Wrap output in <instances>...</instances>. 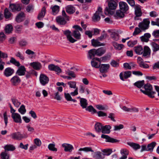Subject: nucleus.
Segmentation results:
<instances>
[{
	"instance_id": "obj_1",
	"label": "nucleus",
	"mask_w": 159,
	"mask_h": 159,
	"mask_svg": "<svg viewBox=\"0 0 159 159\" xmlns=\"http://www.w3.org/2000/svg\"><path fill=\"white\" fill-rule=\"evenodd\" d=\"M118 4V1L117 0H108V6L107 7L105 10L104 13L106 14H112L111 10H114L116 9Z\"/></svg>"
},
{
	"instance_id": "obj_2",
	"label": "nucleus",
	"mask_w": 159,
	"mask_h": 159,
	"mask_svg": "<svg viewBox=\"0 0 159 159\" xmlns=\"http://www.w3.org/2000/svg\"><path fill=\"white\" fill-rule=\"evenodd\" d=\"M145 90L140 89V90L143 93L148 95L151 98H154V96L153 95L155 93V92L152 91V87L151 85L149 84H147L144 85Z\"/></svg>"
},
{
	"instance_id": "obj_3",
	"label": "nucleus",
	"mask_w": 159,
	"mask_h": 159,
	"mask_svg": "<svg viewBox=\"0 0 159 159\" xmlns=\"http://www.w3.org/2000/svg\"><path fill=\"white\" fill-rule=\"evenodd\" d=\"M72 27L75 29V30L73 31V36L77 39H80L81 35L78 30L83 32V29L78 25H74Z\"/></svg>"
},
{
	"instance_id": "obj_4",
	"label": "nucleus",
	"mask_w": 159,
	"mask_h": 159,
	"mask_svg": "<svg viewBox=\"0 0 159 159\" xmlns=\"http://www.w3.org/2000/svg\"><path fill=\"white\" fill-rule=\"evenodd\" d=\"M150 22L148 19H144L142 22L139 23L138 26L141 30H145L148 28Z\"/></svg>"
},
{
	"instance_id": "obj_5",
	"label": "nucleus",
	"mask_w": 159,
	"mask_h": 159,
	"mask_svg": "<svg viewBox=\"0 0 159 159\" xmlns=\"http://www.w3.org/2000/svg\"><path fill=\"white\" fill-rule=\"evenodd\" d=\"M10 136L13 139L18 140H21L27 137L25 134H21L20 132L13 133L10 134Z\"/></svg>"
},
{
	"instance_id": "obj_6",
	"label": "nucleus",
	"mask_w": 159,
	"mask_h": 159,
	"mask_svg": "<svg viewBox=\"0 0 159 159\" xmlns=\"http://www.w3.org/2000/svg\"><path fill=\"white\" fill-rule=\"evenodd\" d=\"M102 8L99 7H98L97 10L94 14L92 17L93 20L94 22H97L99 21L100 19V15L102 14Z\"/></svg>"
},
{
	"instance_id": "obj_7",
	"label": "nucleus",
	"mask_w": 159,
	"mask_h": 159,
	"mask_svg": "<svg viewBox=\"0 0 159 159\" xmlns=\"http://www.w3.org/2000/svg\"><path fill=\"white\" fill-rule=\"evenodd\" d=\"M64 34L66 36L68 41L70 42L73 43L77 41V40L73 38L71 35V32L69 30L63 31Z\"/></svg>"
},
{
	"instance_id": "obj_8",
	"label": "nucleus",
	"mask_w": 159,
	"mask_h": 159,
	"mask_svg": "<svg viewBox=\"0 0 159 159\" xmlns=\"http://www.w3.org/2000/svg\"><path fill=\"white\" fill-rule=\"evenodd\" d=\"M151 52L150 48L148 46H145L143 48V56L145 58H149L150 56Z\"/></svg>"
},
{
	"instance_id": "obj_9",
	"label": "nucleus",
	"mask_w": 159,
	"mask_h": 159,
	"mask_svg": "<svg viewBox=\"0 0 159 159\" xmlns=\"http://www.w3.org/2000/svg\"><path fill=\"white\" fill-rule=\"evenodd\" d=\"M48 69L51 71H54L57 73L59 74L61 72V69L57 65H55L53 64H52L48 66Z\"/></svg>"
},
{
	"instance_id": "obj_10",
	"label": "nucleus",
	"mask_w": 159,
	"mask_h": 159,
	"mask_svg": "<svg viewBox=\"0 0 159 159\" xmlns=\"http://www.w3.org/2000/svg\"><path fill=\"white\" fill-rule=\"evenodd\" d=\"M92 66L95 68H99L100 64V60L98 58H93L91 61Z\"/></svg>"
},
{
	"instance_id": "obj_11",
	"label": "nucleus",
	"mask_w": 159,
	"mask_h": 159,
	"mask_svg": "<svg viewBox=\"0 0 159 159\" xmlns=\"http://www.w3.org/2000/svg\"><path fill=\"white\" fill-rule=\"evenodd\" d=\"M11 116L14 122L16 123H21L22 120L20 115L18 113H15L11 115Z\"/></svg>"
},
{
	"instance_id": "obj_12",
	"label": "nucleus",
	"mask_w": 159,
	"mask_h": 159,
	"mask_svg": "<svg viewBox=\"0 0 159 159\" xmlns=\"http://www.w3.org/2000/svg\"><path fill=\"white\" fill-rule=\"evenodd\" d=\"M39 80L41 84L44 85L48 83L49 79L45 75L41 74L40 76Z\"/></svg>"
},
{
	"instance_id": "obj_13",
	"label": "nucleus",
	"mask_w": 159,
	"mask_h": 159,
	"mask_svg": "<svg viewBox=\"0 0 159 159\" xmlns=\"http://www.w3.org/2000/svg\"><path fill=\"white\" fill-rule=\"evenodd\" d=\"M131 72L130 71H128L124 72V74L121 72L120 74V79L122 81H124V78L126 79L130 77Z\"/></svg>"
},
{
	"instance_id": "obj_14",
	"label": "nucleus",
	"mask_w": 159,
	"mask_h": 159,
	"mask_svg": "<svg viewBox=\"0 0 159 159\" xmlns=\"http://www.w3.org/2000/svg\"><path fill=\"white\" fill-rule=\"evenodd\" d=\"M110 66V65L109 64H101L99 67L100 72L102 73L107 72Z\"/></svg>"
},
{
	"instance_id": "obj_15",
	"label": "nucleus",
	"mask_w": 159,
	"mask_h": 159,
	"mask_svg": "<svg viewBox=\"0 0 159 159\" xmlns=\"http://www.w3.org/2000/svg\"><path fill=\"white\" fill-rule=\"evenodd\" d=\"M101 137L102 138L106 139V141L107 142L114 143L118 141V140L117 139L111 138L108 135L104 134H102L101 135Z\"/></svg>"
},
{
	"instance_id": "obj_16",
	"label": "nucleus",
	"mask_w": 159,
	"mask_h": 159,
	"mask_svg": "<svg viewBox=\"0 0 159 159\" xmlns=\"http://www.w3.org/2000/svg\"><path fill=\"white\" fill-rule=\"evenodd\" d=\"M120 9L124 12L126 11L129 9V7L127 4L124 2H120L119 3Z\"/></svg>"
},
{
	"instance_id": "obj_17",
	"label": "nucleus",
	"mask_w": 159,
	"mask_h": 159,
	"mask_svg": "<svg viewBox=\"0 0 159 159\" xmlns=\"http://www.w3.org/2000/svg\"><path fill=\"white\" fill-rule=\"evenodd\" d=\"M93 158L97 159H103L104 158V156L100 151H97L92 154Z\"/></svg>"
},
{
	"instance_id": "obj_18",
	"label": "nucleus",
	"mask_w": 159,
	"mask_h": 159,
	"mask_svg": "<svg viewBox=\"0 0 159 159\" xmlns=\"http://www.w3.org/2000/svg\"><path fill=\"white\" fill-rule=\"evenodd\" d=\"M10 81L13 85H16L20 82V79L18 76L16 75L11 79Z\"/></svg>"
},
{
	"instance_id": "obj_19",
	"label": "nucleus",
	"mask_w": 159,
	"mask_h": 159,
	"mask_svg": "<svg viewBox=\"0 0 159 159\" xmlns=\"http://www.w3.org/2000/svg\"><path fill=\"white\" fill-rule=\"evenodd\" d=\"M14 73V70L10 67H7L5 69L4 75L6 77L11 75Z\"/></svg>"
},
{
	"instance_id": "obj_20",
	"label": "nucleus",
	"mask_w": 159,
	"mask_h": 159,
	"mask_svg": "<svg viewBox=\"0 0 159 159\" xmlns=\"http://www.w3.org/2000/svg\"><path fill=\"white\" fill-rule=\"evenodd\" d=\"M26 71L25 68L24 66H20L17 70L16 74L19 76L24 75H25Z\"/></svg>"
},
{
	"instance_id": "obj_21",
	"label": "nucleus",
	"mask_w": 159,
	"mask_h": 159,
	"mask_svg": "<svg viewBox=\"0 0 159 159\" xmlns=\"http://www.w3.org/2000/svg\"><path fill=\"white\" fill-rule=\"evenodd\" d=\"M66 12L69 14H72L75 12V8L72 5H69L66 7Z\"/></svg>"
},
{
	"instance_id": "obj_22",
	"label": "nucleus",
	"mask_w": 159,
	"mask_h": 159,
	"mask_svg": "<svg viewBox=\"0 0 159 159\" xmlns=\"http://www.w3.org/2000/svg\"><path fill=\"white\" fill-rule=\"evenodd\" d=\"M120 154L122 156L119 159H126L127 158V156L129 154V151L126 149H122L120 151Z\"/></svg>"
},
{
	"instance_id": "obj_23",
	"label": "nucleus",
	"mask_w": 159,
	"mask_h": 159,
	"mask_svg": "<svg viewBox=\"0 0 159 159\" xmlns=\"http://www.w3.org/2000/svg\"><path fill=\"white\" fill-rule=\"evenodd\" d=\"M65 18L61 16H59L56 18V20L57 23L60 25H65L66 23Z\"/></svg>"
},
{
	"instance_id": "obj_24",
	"label": "nucleus",
	"mask_w": 159,
	"mask_h": 159,
	"mask_svg": "<svg viewBox=\"0 0 159 159\" xmlns=\"http://www.w3.org/2000/svg\"><path fill=\"white\" fill-rule=\"evenodd\" d=\"M30 65L35 70H40L41 67V65L39 62H34L31 63Z\"/></svg>"
},
{
	"instance_id": "obj_25",
	"label": "nucleus",
	"mask_w": 159,
	"mask_h": 159,
	"mask_svg": "<svg viewBox=\"0 0 159 159\" xmlns=\"http://www.w3.org/2000/svg\"><path fill=\"white\" fill-rule=\"evenodd\" d=\"M134 49L135 52L138 55H141L143 52V48L141 46H135Z\"/></svg>"
},
{
	"instance_id": "obj_26",
	"label": "nucleus",
	"mask_w": 159,
	"mask_h": 159,
	"mask_svg": "<svg viewBox=\"0 0 159 159\" xmlns=\"http://www.w3.org/2000/svg\"><path fill=\"white\" fill-rule=\"evenodd\" d=\"M62 146L64 148V151L66 152H71L74 148L73 146L70 144L64 143Z\"/></svg>"
},
{
	"instance_id": "obj_27",
	"label": "nucleus",
	"mask_w": 159,
	"mask_h": 159,
	"mask_svg": "<svg viewBox=\"0 0 159 159\" xmlns=\"http://www.w3.org/2000/svg\"><path fill=\"white\" fill-rule=\"evenodd\" d=\"M127 144L135 150H136L138 149H139L141 147L140 145L137 143L131 142H128L127 143Z\"/></svg>"
},
{
	"instance_id": "obj_28",
	"label": "nucleus",
	"mask_w": 159,
	"mask_h": 159,
	"mask_svg": "<svg viewBox=\"0 0 159 159\" xmlns=\"http://www.w3.org/2000/svg\"><path fill=\"white\" fill-rule=\"evenodd\" d=\"M46 12V8L45 7H43L42 8L41 12L39 13L38 16L37 18L39 20H41L44 17Z\"/></svg>"
},
{
	"instance_id": "obj_29",
	"label": "nucleus",
	"mask_w": 159,
	"mask_h": 159,
	"mask_svg": "<svg viewBox=\"0 0 159 159\" xmlns=\"http://www.w3.org/2000/svg\"><path fill=\"white\" fill-rule=\"evenodd\" d=\"M97 55L96 49H93L89 50L88 52V57L89 59H92L94 57Z\"/></svg>"
},
{
	"instance_id": "obj_30",
	"label": "nucleus",
	"mask_w": 159,
	"mask_h": 159,
	"mask_svg": "<svg viewBox=\"0 0 159 159\" xmlns=\"http://www.w3.org/2000/svg\"><path fill=\"white\" fill-rule=\"evenodd\" d=\"M135 14L137 17L140 16L142 13L141 11L140 6L139 5H136L135 6Z\"/></svg>"
},
{
	"instance_id": "obj_31",
	"label": "nucleus",
	"mask_w": 159,
	"mask_h": 159,
	"mask_svg": "<svg viewBox=\"0 0 159 159\" xmlns=\"http://www.w3.org/2000/svg\"><path fill=\"white\" fill-rule=\"evenodd\" d=\"M25 15L23 12H20L16 17V20L18 22H20L23 21L25 19Z\"/></svg>"
},
{
	"instance_id": "obj_32",
	"label": "nucleus",
	"mask_w": 159,
	"mask_h": 159,
	"mask_svg": "<svg viewBox=\"0 0 159 159\" xmlns=\"http://www.w3.org/2000/svg\"><path fill=\"white\" fill-rule=\"evenodd\" d=\"M9 8L12 11H19L20 10V7L18 5L14 4H11L9 7Z\"/></svg>"
},
{
	"instance_id": "obj_33",
	"label": "nucleus",
	"mask_w": 159,
	"mask_h": 159,
	"mask_svg": "<svg viewBox=\"0 0 159 159\" xmlns=\"http://www.w3.org/2000/svg\"><path fill=\"white\" fill-rule=\"evenodd\" d=\"M111 128V127L109 125L103 126L101 132L103 134H109L110 132Z\"/></svg>"
},
{
	"instance_id": "obj_34",
	"label": "nucleus",
	"mask_w": 159,
	"mask_h": 159,
	"mask_svg": "<svg viewBox=\"0 0 159 159\" xmlns=\"http://www.w3.org/2000/svg\"><path fill=\"white\" fill-rule=\"evenodd\" d=\"M80 103L83 108H86L88 105L87 100L84 98H80Z\"/></svg>"
},
{
	"instance_id": "obj_35",
	"label": "nucleus",
	"mask_w": 159,
	"mask_h": 159,
	"mask_svg": "<svg viewBox=\"0 0 159 159\" xmlns=\"http://www.w3.org/2000/svg\"><path fill=\"white\" fill-rule=\"evenodd\" d=\"M13 27L10 24L7 25L5 27V30L6 34H9L11 33L13 30Z\"/></svg>"
},
{
	"instance_id": "obj_36",
	"label": "nucleus",
	"mask_w": 159,
	"mask_h": 159,
	"mask_svg": "<svg viewBox=\"0 0 159 159\" xmlns=\"http://www.w3.org/2000/svg\"><path fill=\"white\" fill-rule=\"evenodd\" d=\"M151 35L149 33L145 34L143 36L140 37L141 41L143 42H147L149 40V39Z\"/></svg>"
},
{
	"instance_id": "obj_37",
	"label": "nucleus",
	"mask_w": 159,
	"mask_h": 159,
	"mask_svg": "<svg viewBox=\"0 0 159 159\" xmlns=\"http://www.w3.org/2000/svg\"><path fill=\"white\" fill-rule=\"evenodd\" d=\"M91 43L92 45L94 47L104 45L103 43H101L100 42H99L98 39L95 40L94 39H93L91 40Z\"/></svg>"
},
{
	"instance_id": "obj_38",
	"label": "nucleus",
	"mask_w": 159,
	"mask_h": 159,
	"mask_svg": "<svg viewBox=\"0 0 159 159\" xmlns=\"http://www.w3.org/2000/svg\"><path fill=\"white\" fill-rule=\"evenodd\" d=\"M106 51V49L103 48H100L96 50L97 55L99 56H101L105 53Z\"/></svg>"
},
{
	"instance_id": "obj_39",
	"label": "nucleus",
	"mask_w": 159,
	"mask_h": 159,
	"mask_svg": "<svg viewBox=\"0 0 159 159\" xmlns=\"http://www.w3.org/2000/svg\"><path fill=\"white\" fill-rule=\"evenodd\" d=\"M114 48L117 50H120L124 48V45L122 44H118L116 42L112 43Z\"/></svg>"
},
{
	"instance_id": "obj_40",
	"label": "nucleus",
	"mask_w": 159,
	"mask_h": 159,
	"mask_svg": "<svg viewBox=\"0 0 159 159\" xmlns=\"http://www.w3.org/2000/svg\"><path fill=\"white\" fill-rule=\"evenodd\" d=\"M103 126L99 122H97L95 125V129L97 132H101Z\"/></svg>"
},
{
	"instance_id": "obj_41",
	"label": "nucleus",
	"mask_w": 159,
	"mask_h": 159,
	"mask_svg": "<svg viewBox=\"0 0 159 159\" xmlns=\"http://www.w3.org/2000/svg\"><path fill=\"white\" fill-rule=\"evenodd\" d=\"M152 50L154 54L155 52L159 50V45L155 42H152L151 43Z\"/></svg>"
},
{
	"instance_id": "obj_42",
	"label": "nucleus",
	"mask_w": 159,
	"mask_h": 159,
	"mask_svg": "<svg viewBox=\"0 0 159 159\" xmlns=\"http://www.w3.org/2000/svg\"><path fill=\"white\" fill-rule=\"evenodd\" d=\"M157 144L156 143L153 142L148 144L147 146L148 151L152 152L153 150Z\"/></svg>"
},
{
	"instance_id": "obj_43",
	"label": "nucleus",
	"mask_w": 159,
	"mask_h": 159,
	"mask_svg": "<svg viewBox=\"0 0 159 159\" xmlns=\"http://www.w3.org/2000/svg\"><path fill=\"white\" fill-rule=\"evenodd\" d=\"M80 151H83L85 152H94L93 150L92 149L91 147H86L83 148H80L79 149Z\"/></svg>"
},
{
	"instance_id": "obj_44",
	"label": "nucleus",
	"mask_w": 159,
	"mask_h": 159,
	"mask_svg": "<svg viewBox=\"0 0 159 159\" xmlns=\"http://www.w3.org/2000/svg\"><path fill=\"white\" fill-rule=\"evenodd\" d=\"M53 15L57 14L59 11L60 7L57 5H55L51 8Z\"/></svg>"
},
{
	"instance_id": "obj_45",
	"label": "nucleus",
	"mask_w": 159,
	"mask_h": 159,
	"mask_svg": "<svg viewBox=\"0 0 159 159\" xmlns=\"http://www.w3.org/2000/svg\"><path fill=\"white\" fill-rule=\"evenodd\" d=\"M11 100L14 106L16 107H18L20 105V102L16 98H12L11 99Z\"/></svg>"
},
{
	"instance_id": "obj_46",
	"label": "nucleus",
	"mask_w": 159,
	"mask_h": 159,
	"mask_svg": "<svg viewBox=\"0 0 159 159\" xmlns=\"http://www.w3.org/2000/svg\"><path fill=\"white\" fill-rule=\"evenodd\" d=\"M5 151H13L15 149V147L12 145H7L4 146Z\"/></svg>"
},
{
	"instance_id": "obj_47",
	"label": "nucleus",
	"mask_w": 159,
	"mask_h": 159,
	"mask_svg": "<svg viewBox=\"0 0 159 159\" xmlns=\"http://www.w3.org/2000/svg\"><path fill=\"white\" fill-rule=\"evenodd\" d=\"M144 81L143 80L138 81L134 84V85L139 88H141L144 85Z\"/></svg>"
},
{
	"instance_id": "obj_48",
	"label": "nucleus",
	"mask_w": 159,
	"mask_h": 159,
	"mask_svg": "<svg viewBox=\"0 0 159 159\" xmlns=\"http://www.w3.org/2000/svg\"><path fill=\"white\" fill-rule=\"evenodd\" d=\"M66 74L68 75L71 76L73 78H75L76 77V75L75 73L69 70H67L65 71Z\"/></svg>"
},
{
	"instance_id": "obj_49",
	"label": "nucleus",
	"mask_w": 159,
	"mask_h": 159,
	"mask_svg": "<svg viewBox=\"0 0 159 159\" xmlns=\"http://www.w3.org/2000/svg\"><path fill=\"white\" fill-rule=\"evenodd\" d=\"M0 155L2 159H9V154L6 151L4 152H2Z\"/></svg>"
},
{
	"instance_id": "obj_50",
	"label": "nucleus",
	"mask_w": 159,
	"mask_h": 159,
	"mask_svg": "<svg viewBox=\"0 0 159 159\" xmlns=\"http://www.w3.org/2000/svg\"><path fill=\"white\" fill-rule=\"evenodd\" d=\"M67 84L71 88L74 89L78 88L76 87V82L75 81H70L67 82Z\"/></svg>"
},
{
	"instance_id": "obj_51",
	"label": "nucleus",
	"mask_w": 159,
	"mask_h": 159,
	"mask_svg": "<svg viewBox=\"0 0 159 159\" xmlns=\"http://www.w3.org/2000/svg\"><path fill=\"white\" fill-rule=\"evenodd\" d=\"M18 111L21 114H24L26 112L25 106L23 105H22L18 109Z\"/></svg>"
},
{
	"instance_id": "obj_52",
	"label": "nucleus",
	"mask_w": 159,
	"mask_h": 159,
	"mask_svg": "<svg viewBox=\"0 0 159 159\" xmlns=\"http://www.w3.org/2000/svg\"><path fill=\"white\" fill-rule=\"evenodd\" d=\"M53 98L54 99L58 101L61 100V95L58 92L55 93L53 95Z\"/></svg>"
},
{
	"instance_id": "obj_53",
	"label": "nucleus",
	"mask_w": 159,
	"mask_h": 159,
	"mask_svg": "<svg viewBox=\"0 0 159 159\" xmlns=\"http://www.w3.org/2000/svg\"><path fill=\"white\" fill-rule=\"evenodd\" d=\"M111 36L113 40L115 41H117L119 39V36L118 34L114 32L112 33Z\"/></svg>"
},
{
	"instance_id": "obj_54",
	"label": "nucleus",
	"mask_w": 159,
	"mask_h": 159,
	"mask_svg": "<svg viewBox=\"0 0 159 159\" xmlns=\"http://www.w3.org/2000/svg\"><path fill=\"white\" fill-rule=\"evenodd\" d=\"M55 146L54 143H50L48 145V148L50 151L57 152V149L55 147Z\"/></svg>"
},
{
	"instance_id": "obj_55",
	"label": "nucleus",
	"mask_w": 159,
	"mask_h": 159,
	"mask_svg": "<svg viewBox=\"0 0 159 159\" xmlns=\"http://www.w3.org/2000/svg\"><path fill=\"white\" fill-rule=\"evenodd\" d=\"M11 14L7 8H6L4 10V15L6 19H9L11 16Z\"/></svg>"
},
{
	"instance_id": "obj_56",
	"label": "nucleus",
	"mask_w": 159,
	"mask_h": 159,
	"mask_svg": "<svg viewBox=\"0 0 159 159\" xmlns=\"http://www.w3.org/2000/svg\"><path fill=\"white\" fill-rule=\"evenodd\" d=\"M10 62L14 65L16 66H20V63L19 62L17 61L13 57H11V60L10 61Z\"/></svg>"
},
{
	"instance_id": "obj_57",
	"label": "nucleus",
	"mask_w": 159,
	"mask_h": 159,
	"mask_svg": "<svg viewBox=\"0 0 159 159\" xmlns=\"http://www.w3.org/2000/svg\"><path fill=\"white\" fill-rule=\"evenodd\" d=\"M104 153V156H109L110 155L112 152V149H107L103 150L102 151Z\"/></svg>"
},
{
	"instance_id": "obj_58",
	"label": "nucleus",
	"mask_w": 159,
	"mask_h": 159,
	"mask_svg": "<svg viewBox=\"0 0 159 159\" xmlns=\"http://www.w3.org/2000/svg\"><path fill=\"white\" fill-rule=\"evenodd\" d=\"M137 43V41L136 40H130L127 43L128 46L129 47H132Z\"/></svg>"
},
{
	"instance_id": "obj_59",
	"label": "nucleus",
	"mask_w": 159,
	"mask_h": 159,
	"mask_svg": "<svg viewBox=\"0 0 159 159\" xmlns=\"http://www.w3.org/2000/svg\"><path fill=\"white\" fill-rule=\"evenodd\" d=\"M86 110L89 111L93 113H96L97 112L96 110L92 106H89L87 108H86Z\"/></svg>"
},
{
	"instance_id": "obj_60",
	"label": "nucleus",
	"mask_w": 159,
	"mask_h": 159,
	"mask_svg": "<svg viewBox=\"0 0 159 159\" xmlns=\"http://www.w3.org/2000/svg\"><path fill=\"white\" fill-rule=\"evenodd\" d=\"M34 9V6L32 5H29L27 6L26 8V11L30 13L33 12Z\"/></svg>"
},
{
	"instance_id": "obj_61",
	"label": "nucleus",
	"mask_w": 159,
	"mask_h": 159,
	"mask_svg": "<svg viewBox=\"0 0 159 159\" xmlns=\"http://www.w3.org/2000/svg\"><path fill=\"white\" fill-rule=\"evenodd\" d=\"M6 35L3 32L0 33V43H2L6 39Z\"/></svg>"
},
{
	"instance_id": "obj_62",
	"label": "nucleus",
	"mask_w": 159,
	"mask_h": 159,
	"mask_svg": "<svg viewBox=\"0 0 159 159\" xmlns=\"http://www.w3.org/2000/svg\"><path fill=\"white\" fill-rule=\"evenodd\" d=\"M123 12H124L122 11L121 10H118L116 11V14L117 16L120 17H123L124 16Z\"/></svg>"
},
{
	"instance_id": "obj_63",
	"label": "nucleus",
	"mask_w": 159,
	"mask_h": 159,
	"mask_svg": "<svg viewBox=\"0 0 159 159\" xmlns=\"http://www.w3.org/2000/svg\"><path fill=\"white\" fill-rule=\"evenodd\" d=\"M34 143L38 146H40L41 145V140L38 138H36L34 139Z\"/></svg>"
},
{
	"instance_id": "obj_64",
	"label": "nucleus",
	"mask_w": 159,
	"mask_h": 159,
	"mask_svg": "<svg viewBox=\"0 0 159 159\" xmlns=\"http://www.w3.org/2000/svg\"><path fill=\"white\" fill-rule=\"evenodd\" d=\"M152 35L156 38L159 37V30H157L154 31L152 33Z\"/></svg>"
}]
</instances>
